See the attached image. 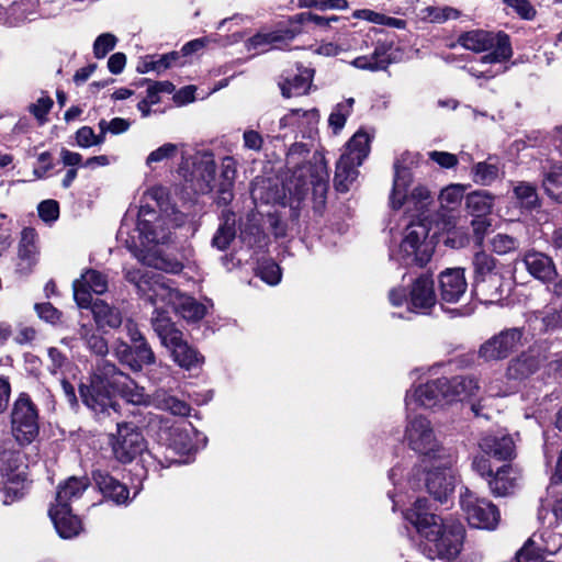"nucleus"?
Listing matches in <instances>:
<instances>
[{"instance_id": "nucleus-1", "label": "nucleus", "mask_w": 562, "mask_h": 562, "mask_svg": "<svg viewBox=\"0 0 562 562\" xmlns=\"http://www.w3.org/2000/svg\"><path fill=\"white\" fill-rule=\"evenodd\" d=\"M166 209L158 215L148 205H142L135 223L125 216L117 231V240L145 266L169 273H179L182 263L162 255L159 245L168 241L171 229L184 222V215L175 207Z\"/></svg>"}, {"instance_id": "nucleus-2", "label": "nucleus", "mask_w": 562, "mask_h": 562, "mask_svg": "<svg viewBox=\"0 0 562 562\" xmlns=\"http://www.w3.org/2000/svg\"><path fill=\"white\" fill-rule=\"evenodd\" d=\"M404 517L425 539L420 550L428 559L452 560L460 553L464 537L463 525L429 513L427 499L417 498Z\"/></svg>"}, {"instance_id": "nucleus-3", "label": "nucleus", "mask_w": 562, "mask_h": 562, "mask_svg": "<svg viewBox=\"0 0 562 562\" xmlns=\"http://www.w3.org/2000/svg\"><path fill=\"white\" fill-rule=\"evenodd\" d=\"M125 279L133 283L138 294L151 305L170 306L188 322H198L206 314V307L173 286L171 280L143 268L126 269Z\"/></svg>"}, {"instance_id": "nucleus-4", "label": "nucleus", "mask_w": 562, "mask_h": 562, "mask_svg": "<svg viewBox=\"0 0 562 562\" xmlns=\"http://www.w3.org/2000/svg\"><path fill=\"white\" fill-rule=\"evenodd\" d=\"M327 179L328 175L323 165L312 166L304 164L299 166L293 171L292 176L285 180L283 191L289 193L291 203L294 201L300 202L311 188L314 194L323 198L327 191ZM262 183L263 186L256 183L251 190L255 200L259 199L265 203L285 204V193L281 195L279 192H276L272 195L267 194V196H265L263 189L268 187L265 186V181H262Z\"/></svg>"}, {"instance_id": "nucleus-5", "label": "nucleus", "mask_w": 562, "mask_h": 562, "mask_svg": "<svg viewBox=\"0 0 562 562\" xmlns=\"http://www.w3.org/2000/svg\"><path fill=\"white\" fill-rule=\"evenodd\" d=\"M404 438L411 449L424 457L423 462L439 460L441 465L448 467L456 461L451 450L439 441L431 422L423 415H407Z\"/></svg>"}, {"instance_id": "nucleus-6", "label": "nucleus", "mask_w": 562, "mask_h": 562, "mask_svg": "<svg viewBox=\"0 0 562 562\" xmlns=\"http://www.w3.org/2000/svg\"><path fill=\"white\" fill-rule=\"evenodd\" d=\"M413 164H415V155L412 153L402 154L394 162V181L390 203L394 210L406 204L407 210L413 212L412 216L414 217L423 214L429 204L430 192L427 188L418 186L407 195V188L413 180L409 166Z\"/></svg>"}, {"instance_id": "nucleus-7", "label": "nucleus", "mask_w": 562, "mask_h": 562, "mask_svg": "<svg viewBox=\"0 0 562 562\" xmlns=\"http://www.w3.org/2000/svg\"><path fill=\"white\" fill-rule=\"evenodd\" d=\"M435 245L428 239V228L425 224L411 223L407 225L404 236L391 257L403 266L423 267L431 259Z\"/></svg>"}, {"instance_id": "nucleus-8", "label": "nucleus", "mask_w": 562, "mask_h": 562, "mask_svg": "<svg viewBox=\"0 0 562 562\" xmlns=\"http://www.w3.org/2000/svg\"><path fill=\"white\" fill-rule=\"evenodd\" d=\"M372 136L360 128L349 139L345 151L336 166L335 187L340 192H347L350 184L358 178V167L370 153V143Z\"/></svg>"}, {"instance_id": "nucleus-9", "label": "nucleus", "mask_w": 562, "mask_h": 562, "mask_svg": "<svg viewBox=\"0 0 562 562\" xmlns=\"http://www.w3.org/2000/svg\"><path fill=\"white\" fill-rule=\"evenodd\" d=\"M105 364H111V362L101 359L95 367L90 383H81L79 386L82 403L95 415H110L111 411L116 413L120 409L115 392L111 389L112 378L103 374L102 369Z\"/></svg>"}, {"instance_id": "nucleus-10", "label": "nucleus", "mask_w": 562, "mask_h": 562, "mask_svg": "<svg viewBox=\"0 0 562 562\" xmlns=\"http://www.w3.org/2000/svg\"><path fill=\"white\" fill-rule=\"evenodd\" d=\"M458 43L465 49L475 53L491 50L481 58L483 64L502 63L513 56L509 36L504 32H488L484 30H472L462 33Z\"/></svg>"}, {"instance_id": "nucleus-11", "label": "nucleus", "mask_w": 562, "mask_h": 562, "mask_svg": "<svg viewBox=\"0 0 562 562\" xmlns=\"http://www.w3.org/2000/svg\"><path fill=\"white\" fill-rule=\"evenodd\" d=\"M29 487L27 465L20 451L3 450L0 452V491L5 505L21 499Z\"/></svg>"}, {"instance_id": "nucleus-12", "label": "nucleus", "mask_w": 562, "mask_h": 562, "mask_svg": "<svg viewBox=\"0 0 562 562\" xmlns=\"http://www.w3.org/2000/svg\"><path fill=\"white\" fill-rule=\"evenodd\" d=\"M460 507L468 524L477 529L494 530L501 519L496 505L479 497L468 487H462L459 497Z\"/></svg>"}, {"instance_id": "nucleus-13", "label": "nucleus", "mask_w": 562, "mask_h": 562, "mask_svg": "<svg viewBox=\"0 0 562 562\" xmlns=\"http://www.w3.org/2000/svg\"><path fill=\"white\" fill-rule=\"evenodd\" d=\"M11 431L20 446L32 443L38 436L37 408L25 393L19 395L11 413Z\"/></svg>"}, {"instance_id": "nucleus-14", "label": "nucleus", "mask_w": 562, "mask_h": 562, "mask_svg": "<svg viewBox=\"0 0 562 562\" xmlns=\"http://www.w3.org/2000/svg\"><path fill=\"white\" fill-rule=\"evenodd\" d=\"M188 160L182 161L179 172L195 193L206 194L215 188L216 164L213 153L198 151L192 157V170L188 169Z\"/></svg>"}, {"instance_id": "nucleus-15", "label": "nucleus", "mask_w": 562, "mask_h": 562, "mask_svg": "<svg viewBox=\"0 0 562 562\" xmlns=\"http://www.w3.org/2000/svg\"><path fill=\"white\" fill-rule=\"evenodd\" d=\"M113 457L121 463H130L146 450V440L132 424H117L116 432L109 436Z\"/></svg>"}, {"instance_id": "nucleus-16", "label": "nucleus", "mask_w": 562, "mask_h": 562, "mask_svg": "<svg viewBox=\"0 0 562 562\" xmlns=\"http://www.w3.org/2000/svg\"><path fill=\"white\" fill-rule=\"evenodd\" d=\"M160 439L178 454H189L206 445V437L190 423H180L161 429Z\"/></svg>"}, {"instance_id": "nucleus-17", "label": "nucleus", "mask_w": 562, "mask_h": 562, "mask_svg": "<svg viewBox=\"0 0 562 562\" xmlns=\"http://www.w3.org/2000/svg\"><path fill=\"white\" fill-rule=\"evenodd\" d=\"M521 328H507L484 341L479 349V357L484 361H498L507 358L522 345Z\"/></svg>"}, {"instance_id": "nucleus-18", "label": "nucleus", "mask_w": 562, "mask_h": 562, "mask_svg": "<svg viewBox=\"0 0 562 562\" xmlns=\"http://www.w3.org/2000/svg\"><path fill=\"white\" fill-rule=\"evenodd\" d=\"M446 378H439L411 389L406 393L405 405L407 411L418 407L432 408L449 404L446 396V385L441 383Z\"/></svg>"}, {"instance_id": "nucleus-19", "label": "nucleus", "mask_w": 562, "mask_h": 562, "mask_svg": "<svg viewBox=\"0 0 562 562\" xmlns=\"http://www.w3.org/2000/svg\"><path fill=\"white\" fill-rule=\"evenodd\" d=\"M103 374L112 378L111 389L120 394L126 402L134 405H150L151 396L145 393L144 387L137 385L127 374L116 368L114 363L103 367Z\"/></svg>"}, {"instance_id": "nucleus-20", "label": "nucleus", "mask_w": 562, "mask_h": 562, "mask_svg": "<svg viewBox=\"0 0 562 562\" xmlns=\"http://www.w3.org/2000/svg\"><path fill=\"white\" fill-rule=\"evenodd\" d=\"M426 473V487L437 501L443 503L452 493L454 487V477L451 472L452 464L441 465L439 460L424 462Z\"/></svg>"}, {"instance_id": "nucleus-21", "label": "nucleus", "mask_w": 562, "mask_h": 562, "mask_svg": "<svg viewBox=\"0 0 562 562\" xmlns=\"http://www.w3.org/2000/svg\"><path fill=\"white\" fill-rule=\"evenodd\" d=\"M74 299L80 308H88L92 301L91 293L103 294L108 290V277L102 272L88 269L80 279L72 283Z\"/></svg>"}, {"instance_id": "nucleus-22", "label": "nucleus", "mask_w": 562, "mask_h": 562, "mask_svg": "<svg viewBox=\"0 0 562 562\" xmlns=\"http://www.w3.org/2000/svg\"><path fill=\"white\" fill-rule=\"evenodd\" d=\"M36 238L37 234L34 228L22 229L15 259V272L20 276L30 274L37 262Z\"/></svg>"}, {"instance_id": "nucleus-23", "label": "nucleus", "mask_w": 562, "mask_h": 562, "mask_svg": "<svg viewBox=\"0 0 562 562\" xmlns=\"http://www.w3.org/2000/svg\"><path fill=\"white\" fill-rule=\"evenodd\" d=\"M468 283L464 270L461 268H449L439 276V290L441 301L445 303H457L465 294Z\"/></svg>"}, {"instance_id": "nucleus-24", "label": "nucleus", "mask_w": 562, "mask_h": 562, "mask_svg": "<svg viewBox=\"0 0 562 562\" xmlns=\"http://www.w3.org/2000/svg\"><path fill=\"white\" fill-rule=\"evenodd\" d=\"M520 479V471L516 467L504 464L490 475L487 485L494 496H507L518 488Z\"/></svg>"}, {"instance_id": "nucleus-25", "label": "nucleus", "mask_w": 562, "mask_h": 562, "mask_svg": "<svg viewBox=\"0 0 562 562\" xmlns=\"http://www.w3.org/2000/svg\"><path fill=\"white\" fill-rule=\"evenodd\" d=\"M164 347L170 351L172 360L186 370L201 367L204 362V357L183 339V334H180Z\"/></svg>"}, {"instance_id": "nucleus-26", "label": "nucleus", "mask_w": 562, "mask_h": 562, "mask_svg": "<svg viewBox=\"0 0 562 562\" xmlns=\"http://www.w3.org/2000/svg\"><path fill=\"white\" fill-rule=\"evenodd\" d=\"M93 480L103 496L116 505H127L132 501L128 487L106 472H93Z\"/></svg>"}, {"instance_id": "nucleus-27", "label": "nucleus", "mask_w": 562, "mask_h": 562, "mask_svg": "<svg viewBox=\"0 0 562 562\" xmlns=\"http://www.w3.org/2000/svg\"><path fill=\"white\" fill-rule=\"evenodd\" d=\"M49 516L56 531L64 539L78 536L82 529L80 519L71 513V508L68 505L52 506Z\"/></svg>"}, {"instance_id": "nucleus-28", "label": "nucleus", "mask_w": 562, "mask_h": 562, "mask_svg": "<svg viewBox=\"0 0 562 562\" xmlns=\"http://www.w3.org/2000/svg\"><path fill=\"white\" fill-rule=\"evenodd\" d=\"M479 446L484 453L501 461L512 460L515 457V442L508 435H485Z\"/></svg>"}, {"instance_id": "nucleus-29", "label": "nucleus", "mask_w": 562, "mask_h": 562, "mask_svg": "<svg viewBox=\"0 0 562 562\" xmlns=\"http://www.w3.org/2000/svg\"><path fill=\"white\" fill-rule=\"evenodd\" d=\"M409 302L414 310L426 313L436 303L434 281L427 276L415 280L409 293Z\"/></svg>"}, {"instance_id": "nucleus-30", "label": "nucleus", "mask_w": 562, "mask_h": 562, "mask_svg": "<svg viewBox=\"0 0 562 562\" xmlns=\"http://www.w3.org/2000/svg\"><path fill=\"white\" fill-rule=\"evenodd\" d=\"M540 368V359L532 352H522L518 357L512 359L506 370V378L509 382H520Z\"/></svg>"}, {"instance_id": "nucleus-31", "label": "nucleus", "mask_w": 562, "mask_h": 562, "mask_svg": "<svg viewBox=\"0 0 562 562\" xmlns=\"http://www.w3.org/2000/svg\"><path fill=\"white\" fill-rule=\"evenodd\" d=\"M441 383L446 385L449 403L472 397L480 389L479 381L474 376L457 375L451 379L446 378Z\"/></svg>"}, {"instance_id": "nucleus-32", "label": "nucleus", "mask_w": 562, "mask_h": 562, "mask_svg": "<svg viewBox=\"0 0 562 562\" xmlns=\"http://www.w3.org/2000/svg\"><path fill=\"white\" fill-rule=\"evenodd\" d=\"M392 43L386 41H378L374 50L369 56H359L351 61V65L362 70H382L391 63L389 52Z\"/></svg>"}, {"instance_id": "nucleus-33", "label": "nucleus", "mask_w": 562, "mask_h": 562, "mask_svg": "<svg viewBox=\"0 0 562 562\" xmlns=\"http://www.w3.org/2000/svg\"><path fill=\"white\" fill-rule=\"evenodd\" d=\"M524 262L528 272L543 282H549L557 276L552 259L542 252L530 251L526 254Z\"/></svg>"}, {"instance_id": "nucleus-34", "label": "nucleus", "mask_w": 562, "mask_h": 562, "mask_svg": "<svg viewBox=\"0 0 562 562\" xmlns=\"http://www.w3.org/2000/svg\"><path fill=\"white\" fill-rule=\"evenodd\" d=\"M236 161L226 156L221 164V181L217 184L216 200L218 204L227 205L234 198L233 188L236 177Z\"/></svg>"}, {"instance_id": "nucleus-35", "label": "nucleus", "mask_w": 562, "mask_h": 562, "mask_svg": "<svg viewBox=\"0 0 562 562\" xmlns=\"http://www.w3.org/2000/svg\"><path fill=\"white\" fill-rule=\"evenodd\" d=\"M314 70L310 68H299L297 74L291 78H284L279 81L281 93L285 98L306 94L312 86Z\"/></svg>"}, {"instance_id": "nucleus-36", "label": "nucleus", "mask_w": 562, "mask_h": 562, "mask_svg": "<svg viewBox=\"0 0 562 562\" xmlns=\"http://www.w3.org/2000/svg\"><path fill=\"white\" fill-rule=\"evenodd\" d=\"M158 303L155 306V311L151 316V327L160 339L162 346L167 345L169 341L175 340L182 331L176 327L173 322L168 315V312L162 308Z\"/></svg>"}, {"instance_id": "nucleus-37", "label": "nucleus", "mask_w": 562, "mask_h": 562, "mask_svg": "<svg viewBox=\"0 0 562 562\" xmlns=\"http://www.w3.org/2000/svg\"><path fill=\"white\" fill-rule=\"evenodd\" d=\"M91 308L94 322L99 328H117L122 325L123 317L121 311L98 299L88 307Z\"/></svg>"}, {"instance_id": "nucleus-38", "label": "nucleus", "mask_w": 562, "mask_h": 562, "mask_svg": "<svg viewBox=\"0 0 562 562\" xmlns=\"http://www.w3.org/2000/svg\"><path fill=\"white\" fill-rule=\"evenodd\" d=\"M291 37L289 32H259L247 41L246 47L248 50L266 52L269 48H280Z\"/></svg>"}, {"instance_id": "nucleus-39", "label": "nucleus", "mask_w": 562, "mask_h": 562, "mask_svg": "<svg viewBox=\"0 0 562 562\" xmlns=\"http://www.w3.org/2000/svg\"><path fill=\"white\" fill-rule=\"evenodd\" d=\"M495 196L485 190H477L467 195L465 207L473 217H486L493 210Z\"/></svg>"}, {"instance_id": "nucleus-40", "label": "nucleus", "mask_w": 562, "mask_h": 562, "mask_svg": "<svg viewBox=\"0 0 562 562\" xmlns=\"http://www.w3.org/2000/svg\"><path fill=\"white\" fill-rule=\"evenodd\" d=\"M557 485H549L547 488V497L541 501V507L539 510V519L546 520L551 526L553 520L562 518V493L557 491Z\"/></svg>"}, {"instance_id": "nucleus-41", "label": "nucleus", "mask_w": 562, "mask_h": 562, "mask_svg": "<svg viewBox=\"0 0 562 562\" xmlns=\"http://www.w3.org/2000/svg\"><path fill=\"white\" fill-rule=\"evenodd\" d=\"M150 405L178 416H188L191 409L188 403L177 398L162 389L157 390L153 394Z\"/></svg>"}, {"instance_id": "nucleus-42", "label": "nucleus", "mask_w": 562, "mask_h": 562, "mask_svg": "<svg viewBox=\"0 0 562 562\" xmlns=\"http://www.w3.org/2000/svg\"><path fill=\"white\" fill-rule=\"evenodd\" d=\"M150 405L178 416H188L191 409L188 403L177 398L162 389L157 390L153 394Z\"/></svg>"}, {"instance_id": "nucleus-43", "label": "nucleus", "mask_w": 562, "mask_h": 562, "mask_svg": "<svg viewBox=\"0 0 562 562\" xmlns=\"http://www.w3.org/2000/svg\"><path fill=\"white\" fill-rule=\"evenodd\" d=\"M235 225H236L235 214L231 213L228 211L223 212L222 223L220 224V226L212 239L213 247L217 248L218 250L227 249L236 236Z\"/></svg>"}, {"instance_id": "nucleus-44", "label": "nucleus", "mask_w": 562, "mask_h": 562, "mask_svg": "<svg viewBox=\"0 0 562 562\" xmlns=\"http://www.w3.org/2000/svg\"><path fill=\"white\" fill-rule=\"evenodd\" d=\"M88 487V480L86 477H70L64 484H60L56 494V504L58 506L68 505L74 499L81 497Z\"/></svg>"}, {"instance_id": "nucleus-45", "label": "nucleus", "mask_w": 562, "mask_h": 562, "mask_svg": "<svg viewBox=\"0 0 562 562\" xmlns=\"http://www.w3.org/2000/svg\"><path fill=\"white\" fill-rule=\"evenodd\" d=\"M501 166L495 157L477 162L472 168L473 181L480 186H490L499 178Z\"/></svg>"}, {"instance_id": "nucleus-46", "label": "nucleus", "mask_w": 562, "mask_h": 562, "mask_svg": "<svg viewBox=\"0 0 562 562\" xmlns=\"http://www.w3.org/2000/svg\"><path fill=\"white\" fill-rule=\"evenodd\" d=\"M473 267L475 272V291H480L481 283L485 282L486 277L492 281H496V276L492 273L495 268V261L485 251L481 250L474 255Z\"/></svg>"}, {"instance_id": "nucleus-47", "label": "nucleus", "mask_w": 562, "mask_h": 562, "mask_svg": "<svg viewBox=\"0 0 562 562\" xmlns=\"http://www.w3.org/2000/svg\"><path fill=\"white\" fill-rule=\"evenodd\" d=\"M78 335L92 353L100 357L108 355L109 346L106 339L98 334L92 326L81 325L78 330Z\"/></svg>"}, {"instance_id": "nucleus-48", "label": "nucleus", "mask_w": 562, "mask_h": 562, "mask_svg": "<svg viewBox=\"0 0 562 562\" xmlns=\"http://www.w3.org/2000/svg\"><path fill=\"white\" fill-rule=\"evenodd\" d=\"M353 104L355 99L348 98L334 106L328 117V125L334 134H338L344 128L348 116L352 112Z\"/></svg>"}, {"instance_id": "nucleus-49", "label": "nucleus", "mask_w": 562, "mask_h": 562, "mask_svg": "<svg viewBox=\"0 0 562 562\" xmlns=\"http://www.w3.org/2000/svg\"><path fill=\"white\" fill-rule=\"evenodd\" d=\"M546 193L554 201L562 203V166H553L543 179Z\"/></svg>"}, {"instance_id": "nucleus-50", "label": "nucleus", "mask_w": 562, "mask_h": 562, "mask_svg": "<svg viewBox=\"0 0 562 562\" xmlns=\"http://www.w3.org/2000/svg\"><path fill=\"white\" fill-rule=\"evenodd\" d=\"M514 195L525 209H533L538 205V193L536 187L528 182H518L514 186Z\"/></svg>"}, {"instance_id": "nucleus-51", "label": "nucleus", "mask_w": 562, "mask_h": 562, "mask_svg": "<svg viewBox=\"0 0 562 562\" xmlns=\"http://www.w3.org/2000/svg\"><path fill=\"white\" fill-rule=\"evenodd\" d=\"M464 195V187L461 184H450L445 188L439 195L441 207L446 210H456Z\"/></svg>"}, {"instance_id": "nucleus-52", "label": "nucleus", "mask_w": 562, "mask_h": 562, "mask_svg": "<svg viewBox=\"0 0 562 562\" xmlns=\"http://www.w3.org/2000/svg\"><path fill=\"white\" fill-rule=\"evenodd\" d=\"M113 353L122 364L127 366L135 372L139 371V366L134 361L133 344L128 345L124 340L117 339L114 342Z\"/></svg>"}, {"instance_id": "nucleus-53", "label": "nucleus", "mask_w": 562, "mask_h": 562, "mask_svg": "<svg viewBox=\"0 0 562 562\" xmlns=\"http://www.w3.org/2000/svg\"><path fill=\"white\" fill-rule=\"evenodd\" d=\"M133 356L134 361L139 366V371L144 366L153 364L156 361L155 353L146 339L133 344Z\"/></svg>"}, {"instance_id": "nucleus-54", "label": "nucleus", "mask_w": 562, "mask_h": 562, "mask_svg": "<svg viewBox=\"0 0 562 562\" xmlns=\"http://www.w3.org/2000/svg\"><path fill=\"white\" fill-rule=\"evenodd\" d=\"M491 248L498 255H506L518 248V241L507 234H496L490 240Z\"/></svg>"}, {"instance_id": "nucleus-55", "label": "nucleus", "mask_w": 562, "mask_h": 562, "mask_svg": "<svg viewBox=\"0 0 562 562\" xmlns=\"http://www.w3.org/2000/svg\"><path fill=\"white\" fill-rule=\"evenodd\" d=\"M104 142V136L100 133L95 135L90 126H82L76 133V143L79 147L89 148L100 145Z\"/></svg>"}, {"instance_id": "nucleus-56", "label": "nucleus", "mask_w": 562, "mask_h": 562, "mask_svg": "<svg viewBox=\"0 0 562 562\" xmlns=\"http://www.w3.org/2000/svg\"><path fill=\"white\" fill-rule=\"evenodd\" d=\"M178 145L173 143H166L157 149L153 150L146 158V165L151 167L155 162H160L170 159L178 153Z\"/></svg>"}, {"instance_id": "nucleus-57", "label": "nucleus", "mask_w": 562, "mask_h": 562, "mask_svg": "<svg viewBox=\"0 0 562 562\" xmlns=\"http://www.w3.org/2000/svg\"><path fill=\"white\" fill-rule=\"evenodd\" d=\"M258 276L266 283L276 285L281 281V269L273 261H265L258 267Z\"/></svg>"}, {"instance_id": "nucleus-58", "label": "nucleus", "mask_w": 562, "mask_h": 562, "mask_svg": "<svg viewBox=\"0 0 562 562\" xmlns=\"http://www.w3.org/2000/svg\"><path fill=\"white\" fill-rule=\"evenodd\" d=\"M117 38L111 33L99 35L93 43V54L95 58H103L116 45Z\"/></svg>"}, {"instance_id": "nucleus-59", "label": "nucleus", "mask_w": 562, "mask_h": 562, "mask_svg": "<svg viewBox=\"0 0 562 562\" xmlns=\"http://www.w3.org/2000/svg\"><path fill=\"white\" fill-rule=\"evenodd\" d=\"M101 134L105 137L106 133H111L113 135H119L126 132L131 123L130 121L122 117H114L111 121L100 120L98 123Z\"/></svg>"}, {"instance_id": "nucleus-60", "label": "nucleus", "mask_w": 562, "mask_h": 562, "mask_svg": "<svg viewBox=\"0 0 562 562\" xmlns=\"http://www.w3.org/2000/svg\"><path fill=\"white\" fill-rule=\"evenodd\" d=\"M504 3L512 8L515 13L522 20H533L536 16V9L529 0H503Z\"/></svg>"}, {"instance_id": "nucleus-61", "label": "nucleus", "mask_w": 562, "mask_h": 562, "mask_svg": "<svg viewBox=\"0 0 562 562\" xmlns=\"http://www.w3.org/2000/svg\"><path fill=\"white\" fill-rule=\"evenodd\" d=\"M540 550V548L535 547V540L531 538L517 552L516 560L517 562H546Z\"/></svg>"}, {"instance_id": "nucleus-62", "label": "nucleus", "mask_w": 562, "mask_h": 562, "mask_svg": "<svg viewBox=\"0 0 562 562\" xmlns=\"http://www.w3.org/2000/svg\"><path fill=\"white\" fill-rule=\"evenodd\" d=\"M426 15L425 18L429 19L431 22L441 23L449 19H457L459 16V11L453 8H437V7H427L425 9Z\"/></svg>"}, {"instance_id": "nucleus-63", "label": "nucleus", "mask_w": 562, "mask_h": 562, "mask_svg": "<svg viewBox=\"0 0 562 562\" xmlns=\"http://www.w3.org/2000/svg\"><path fill=\"white\" fill-rule=\"evenodd\" d=\"M38 216L46 223L55 222L59 216V205L55 200H45L37 206Z\"/></svg>"}, {"instance_id": "nucleus-64", "label": "nucleus", "mask_w": 562, "mask_h": 562, "mask_svg": "<svg viewBox=\"0 0 562 562\" xmlns=\"http://www.w3.org/2000/svg\"><path fill=\"white\" fill-rule=\"evenodd\" d=\"M475 243L479 247L483 245L485 235L490 232L492 226L491 221L486 217H474L471 222Z\"/></svg>"}]
</instances>
